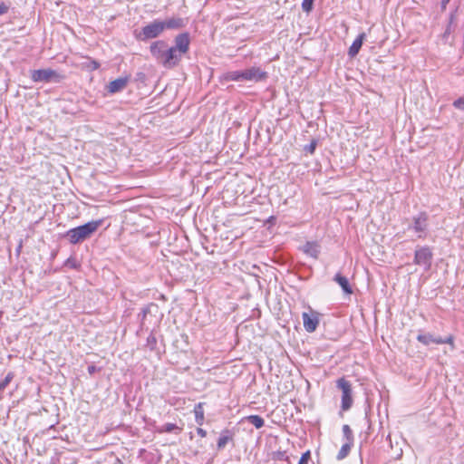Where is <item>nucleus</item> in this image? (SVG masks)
Instances as JSON below:
<instances>
[{
	"mask_svg": "<svg viewBox=\"0 0 464 464\" xmlns=\"http://www.w3.org/2000/svg\"><path fill=\"white\" fill-rule=\"evenodd\" d=\"M102 219L93 220L82 226L70 229L67 237L70 243L75 245L90 238L102 225Z\"/></svg>",
	"mask_w": 464,
	"mask_h": 464,
	"instance_id": "1",
	"label": "nucleus"
},
{
	"mask_svg": "<svg viewBox=\"0 0 464 464\" xmlns=\"http://www.w3.org/2000/svg\"><path fill=\"white\" fill-rule=\"evenodd\" d=\"M31 78L34 82H60L64 77L53 69L34 70Z\"/></svg>",
	"mask_w": 464,
	"mask_h": 464,
	"instance_id": "2",
	"label": "nucleus"
},
{
	"mask_svg": "<svg viewBox=\"0 0 464 464\" xmlns=\"http://www.w3.org/2000/svg\"><path fill=\"white\" fill-rule=\"evenodd\" d=\"M336 386L342 391V409L346 411L352 407L353 402L352 396V384L344 378H340L336 381Z\"/></svg>",
	"mask_w": 464,
	"mask_h": 464,
	"instance_id": "3",
	"label": "nucleus"
},
{
	"mask_svg": "<svg viewBox=\"0 0 464 464\" xmlns=\"http://www.w3.org/2000/svg\"><path fill=\"white\" fill-rule=\"evenodd\" d=\"M164 31L163 23L160 20H154L151 23L145 25L140 33V39L146 40V39H151L156 38L159 35L162 34Z\"/></svg>",
	"mask_w": 464,
	"mask_h": 464,
	"instance_id": "4",
	"label": "nucleus"
},
{
	"mask_svg": "<svg viewBox=\"0 0 464 464\" xmlns=\"http://www.w3.org/2000/svg\"><path fill=\"white\" fill-rule=\"evenodd\" d=\"M302 317L304 329L308 333L314 332L319 324V314L309 308V312H304Z\"/></svg>",
	"mask_w": 464,
	"mask_h": 464,
	"instance_id": "5",
	"label": "nucleus"
},
{
	"mask_svg": "<svg viewBox=\"0 0 464 464\" xmlns=\"http://www.w3.org/2000/svg\"><path fill=\"white\" fill-rule=\"evenodd\" d=\"M432 259V253L428 246H422L415 251L414 263L419 266H424L430 268Z\"/></svg>",
	"mask_w": 464,
	"mask_h": 464,
	"instance_id": "6",
	"label": "nucleus"
},
{
	"mask_svg": "<svg viewBox=\"0 0 464 464\" xmlns=\"http://www.w3.org/2000/svg\"><path fill=\"white\" fill-rule=\"evenodd\" d=\"M181 54L174 48H167L165 56L161 62V64L166 68H172L176 66L181 59Z\"/></svg>",
	"mask_w": 464,
	"mask_h": 464,
	"instance_id": "7",
	"label": "nucleus"
},
{
	"mask_svg": "<svg viewBox=\"0 0 464 464\" xmlns=\"http://www.w3.org/2000/svg\"><path fill=\"white\" fill-rule=\"evenodd\" d=\"M244 81H255L258 82L267 77L266 72L262 71L259 67H251L245 71H242Z\"/></svg>",
	"mask_w": 464,
	"mask_h": 464,
	"instance_id": "8",
	"label": "nucleus"
},
{
	"mask_svg": "<svg viewBox=\"0 0 464 464\" xmlns=\"http://www.w3.org/2000/svg\"><path fill=\"white\" fill-rule=\"evenodd\" d=\"M428 218L425 214H420L413 218L412 228L418 233V237L422 238L425 237V231L428 226Z\"/></svg>",
	"mask_w": 464,
	"mask_h": 464,
	"instance_id": "9",
	"label": "nucleus"
},
{
	"mask_svg": "<svg viewBox=\"0 0 464 464\" xmlns=\"http://www.w3.org/2000/svg\"><path fill=\"white\" fill-rule=\"evenodd\" d=\"M168 48V44L164 41H157L151 44L150 45V53L152 56L160 63H161L164 56L165 52Z\"/></svg>",
	"mask_w": 464,
	"mask_h": 464,
	"instance_id": "10",
	"label": "nucleus"
},
{
	"mask_svg": "<svg viewBox=\"0 0 464 464\" xmlns=\"http://www.w3.org/2000/svg\"><path fill=\"white\" fill-rule=\"evenodd\" d=\"M179 54H184L188 51L189 37L188 34H180L175 38V46H173Z\"/></svg>",
	"mask_w": 464,
	"mask_h": 464,
	"instance_id": "11",
	"label": "nucleus"
},
{
	"mask_svg": "<svg viewBox=\"0 0 464 464\" xmlns=\"http://www.w3.org/2000/svg\"><path fill=\"white\" fill-rule=\"evenodd\" d=\"M417 340L422 344L428 346L431 343L442 344V337L435 336L430 333H422L417 336Z\"/></svg>",
	"mask_w": 464,
	"mask_h": 464,
	"instance_id": "12",
	"label": "nucleus"
},
{
	"mask_svg": "<svg viewBox=\"0 0 464 464\" xmlns=\"http://www.w3.org/2000/svg\"><path fill=\"white\" fill-rule=\"evenodd\" d=\"M129 78L127 77L118 78L108 84L107 90L110 93H116L122 91L127 86Z\"/></svg>",
	"mask_w": 464,
	"mask_h": 464,
	"instance_id": "13",
	"label": "nucleus"
},
{
	"mask_svg": "<svg viewBox=\"0 0 464 464\" xmlns=\"http://www.w3.org/2000/svg\"><path fill=\"white\" fill-rule=\"evenodd\" d=\"M164 30L179 29L185 26L186 23L184 19L180 17H170L165 21H162Z\"/></svg>",
	"mask_w": 464,
	"mask_h": 464,
	"instance_id": "14",
	"label": "nucleus"
},
{
	"mask_svg": "<svg viewBox=\"0 0 464 464\" xmlns=\"http://www.w3.org/2000/svg\"><path fill=\"white\" fill-rule=\"evenodd\" d=\"M365 34L364 33H362L358 35V37L353 41V44L350 46L349 48V51H348V54L351 56V57H355L362 44H363V41L365 39Z\"/></svg>",
	"mask_w": 464,
	"mask_h": 464,
	"instance_id": "15",
	"label": "nucleus"
},
{
	"mask_svg": "<svg viewBox=\"0 0 464 464\" xmlns=\"http://www.w3.org/2000/svg\"><path fill=\"white\" fill-rule=\"evenodd\" d=\"M303 251L314 257V258H317L318 257V255L320 253V246L315 243V242H307L304 246H303Z\"/></svg>",
	"mask_w": 464,
	"mask_h": 464,
	"instance_id": "16",
	"label": "nucleus"
},
{
	"mask_svg": "<svg viewBox=\"0 0 464 464\" xmlns=\"http://www.w3.org/2000/svg\"><path fill=\"white\" fill-rule=\"evenodd\" d=\"M334 281L342 287L345 294H353V289L345 276H342L341 274H336L334 276Z\"/></svg>",
	"mask_w": 464,
	"mask_h": 464,
	"instance_id": "17",
	"label": "nucleus"
},
{
	"mask_svg": "<svg viewBox=\"0 0 464 464\" xmlns=\"http://www.w3.org/2000/svg\"><path fill=\"white\" fill-rule=\"evenodd\" d=\"M157 431L159 433L175 432V433L179 434L182 431V428L177 426L174 423H166V424L162 425L161 427L158 428Z\"/></svg>",
	"mask_w": 464,
	"mask_h": 464,
	"instance_id": "18",
	"label": "nucleus"
},
{
	"mask_svg": "<svg viewBox=\"0 0 464 464\" xmlns=\"http://www.w3.org/2000/svg\"><path fill=\"white\" fill-rule=\"evenodd\" d=\"M194 413H195L196 422L201 426L203 424L204 419H205L202 402H199L195 406Z\"/></svg>",
	"mask_w": 464,
	"mask_h": 464,
	"instance_id": "19",
	"label": "nucleus"
},
{
	"mask_svg": "<svg viewBox=\"0 0 464 464\" xmlns=\"http://www.w3.org/2000/svg\"><path fill=\"white\" fill-rule=\"evenodd\" d=\"M245 420L253 424L256 429H260L265 425L264 419L258 415H249Z\"/></svg>",
	"mask_w": 464,
	"mask_h": 464,
	"instance_id": "20",
	"label": "nucleus"
},
{
	"mask_svg": "<svg viewBox=\"0 0 464 464\" xmlns=\"http://www.w3.org/2000/svg\"><path fill=\"white\" fill-rule=\"evenodd\" d=\"M353 446V443L352 442H345L341 450H339L338 454H337V457L336 459L338 460H342L344 458H346L348 456V454L350 453V450H351V448Z\"/></svg>",
	"mask_w": 464,
	"mask_h": 464,
	"instance_id": "21",
	"label": "nucleus"
},
{
	"mask_svg": "<svg viewBox=\"0 0 464 464\" xmlns=\"http://www.w3.org/2000/svg\"><path fill=\"white\" fill-rule=\"evenodd\" d=\"M224 78L227 81H235V82L244 81L243 75H242V71L228 72L225 74Z\"/></svg>",
	"mask_w": 464,
	"mask_h": 464,
	"instance_id": "22",
	"label": "nucleus"
},
{
	"mask_svg": "<svg viewBox=\"0 0 464 464\" xmlns=\"http://www.w3.org/2000/svg\"><path fill=\"white\" fill-rule=\"evenodd\" d=\"M229 431L226 430L221 437L218 440V448L223 449L227 443L232 439L231 436L228 435Z\"/></svg>",
	"mask_w": 464,
	"mask_h": 464,
	"instance_id": "23",
	"label": "nucleus"
},
{
	"mask_svg": "<svg viewBox=\"0 0 464 464\" xmlns=\"http://www.w3.org/2000/svg\"><path fill=\"white\" fill-rule=\"evenodd\" d=\"M343 433L346 440V442H352L353 443V431L349 425L345 424L343 426Z\"/></svg>",
	"mask_w": 464,
	"mask_h": 464,
	"instance_id": "24",
	"label": "nucleus"
},
{
	"mask_svg": "<svg viewBox=\"0 0 464 464\" xmlns=\"http://www.w3.org/2000/svg\"><path fill=\"white\" fill-rule=\"evenodd\" d=\"M14 379V373L9 372L5 376V378L0 382V392H3L7 385L11 382V381Z\"/></svg>",
	"mask_w": 464,
	"mask_h": 464,
	"instance_id": "25",
	"label": "nucleus"
},
{
	"mask_svg": "<svg viewBox=\"0 0 464 464\" xmlns=\"http://www.w3.org/2000/svg\"><path fill=\"white\" fill-rule=\"evenodd\" d=\"M314 0H304L302 3V8L304 12H310L313 8Z\"/></svg>",
	"mask_w": 464,
	"mask_h": 464,
	"instance_id": "26",
	"label": "nucleus"
},
{
	"mask_svg": "<svg viewBox=\"0 0 464 464\" xmlns=\"http://www.w3.org/2000/svg\"><path fill=\"white\" fill-rule=\"evenodd\" d=\"M453 106H454L456 109H459V110L464 111V97H461V98H459L458 100H456V101L453 102Z\"/></svg>",
	"mask_w": 464,
	"mask_h": 464,
	"instance_id": "27",
	"label": "nucleus"
},
{
	"mask_svg": "<svg viewBox=\"0 0 464 464\" xmlns=\"http://www.w3.org/2000/svg\"><path fill=\"white\" fill-rule=\"evenodd\" d=\"M310 458H311V453L309 450H307L306 452H304L302 455L298 464H308Z\"/></svg>",
	"mask_w": 464,
	"mask_h": 464,
	"instance_id": "28",
	"label": "nucleus"
},
{
	"mask_svg": "<svg viewBox=\"0 0 464 464\" xmlns=\"http://www.w3.org/2000/svg\"><path fill=\"white\" fill-rule=\"evenodd\" d=\"M443 343H448V344H450L451 346L452 349H454L455 345H454V337H453V335H449L445 339L442 338V344Z\"/></svg>",
	"mask_w": 464,
	"mask_h": 464,
	"instance_id": "29",
	"label": "nucleus"
},
{
	"mask_svg": "<svg viewBox=\"0 0 464 464\" xmlns=\"http://www.w3.org/2000/svg\"><path fill=\"white\" fill-rule=\"evenodd\" d=\"M8 11V6L2 3L0 4V15L5 14Z\"/></svg>",
	"mask_w": 464,
	"mask_h": 464,
	"instance_id": "30",
	"label": "nucleus"
},
{
	"mask_svg": "<svg viewBox=\"0 0 464 464\" xmlns=\"http://www.w3.org/2000/svg\"><path fill=\"white\" fill-rule=\"evenodd\" d=\"M315 146H316V143L315 142H312L305 150L307 151H309V153H314V150H315Z\"/></svg>",
	"mask_w": 464,
	"mask_h": 464,
	"instance_id": "31",
	"label": "nucleus"
},
{
	"mask_svg": "<svg viewBox=\"0 0 464 464\" xmlns=\"http://www.w3.org/2000/svg\"><path fill=\"white\" fill-rule=\"evenodd\" d=\"M197 433L201 437V438H205L207 436V431L205 430H203L202 428H198L197 429Z\"/></svg>",
	"mask_w": 464,
	"mask_h": 464,
	"instance_id": "32",
	"label": "nucleus"
},
{
	"mask_svg": "<svg viewBox=\"0 0 464 464\" xmlns=\"http://www.w3.org/2000/svg\"><path fill=\"white\" fill-rule=\"evenodd\" d=\"M92 68L95 69V70L100 67L99 63L96 62V61H92Z\"/></svg>",
	"mask_w": 464,
	"mask_h": 464,
	"instance_id": "33",
	"label": "nucleus"
},
{
	"mask_svg": "<svg viewBox=\"0 0 464 464\" xmlns=\"http://www.w3.org/2000/svg\"><path fill=\"white\" fill-rule=\"evenodd\" d=\"M450 0H442L441 1V4H442V6L445 7L446 5L450 2Z\"/></svg>",
	"mask_w": 464,
	"mask_h": 464,
	"instance_id": "34",
	"label": "nucleus"
},
{
	"mask_svg": "<svg viewBox=\"0 0 464 464\" xmlns=\"http://www.w3.org/2000/svg\"><path fill=\"white\" fill-rule=\"evenodd\" d=\"M93 371H94V367H93V366L89 367V372H92Z\"/></svg>",
	"mask_w": 464,
	"mask_h": 464,
	"instance_id": "35",
	"label": "nucleus"
}]
</instances>
